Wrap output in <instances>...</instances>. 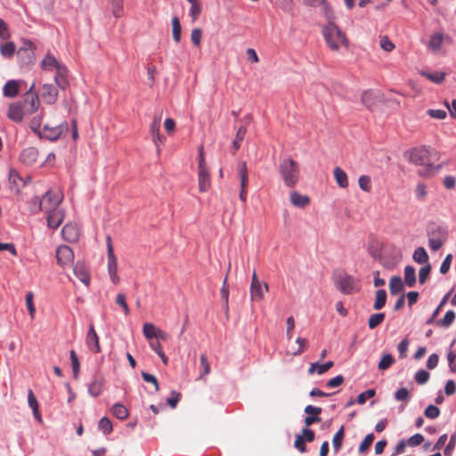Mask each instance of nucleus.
<instances>
[{"mask_svg":"<svg viewBox=\"0 0 456 456\" xmlns=\"http://www.w3.org/2000/svg\"><path fill=\"white\" fill-rule=\"evenodd\" d=\"M424 415L428 419H434L440 415V410L438 407L430 404L425 409Z\"/></svg>","mask_w":456,"mask_h":456,"instance_id":"nucleus-54","label":"nucleus"},{"mask_svg":"<svg viewBox=\"0 0 456 456\" xmlns=\"http://www.w3.org/2000/svg\"><path fill=\"white\" fill-rule=\"evenodd\" d=\"M412 258L418 264H428V255L423 247H419L414 250Z\"/></svg>","mask_w":456,"mask_h":456,"instance_id":"nucleus-28","label":"nucleus"},{"mask_svg":"<svg viewBox=\"0 0 456 456\" xmlns=\"http://www.w3.org/2000/svg\"><path fill=\"white\" fill-rule=\"evenodd\" d=\"M291 203L297 208H304L309 203V198L306 195H302L297 191L290 193Z\"/></svg>","mask_w":456,"mask_h":456,"instance_id":"nucleus-23","label":"nucleus"},{"mask_svg":"<svg viewBox=\"0 0 456 456\" xmlns=\"http://www.w3.org/2000/svg\"><path fill=\"white\" fill-rule=\"evenodd\" d=\"M98 428L101 429L105 435H109L112 432V423L107 417H102L98 423Z\"/></svg>","mask_w":456,"mask_h":456,"instance_id":"nucleus-45","label":"nucleus"},{"mask_svg":"<svg viewBox=\"0 0 456 456\" xmlns=\"http://www.w3.org/2000/svg\"><path fill=\"white\" fill-rule=\"evenodd\" d=\"M29 210L32 214L42 211V200L39 197H34L29 201Z\"/></svg>","mask_w":456,"mask_h":456,"instance_id":"nucleus-48","label":"nucleus"},{"mask_svg":"<svg viewBox=\"0 0 456 456\" xmlns=\"http://www.w3.org/2000/svg\"><path fill=\"white\" fill-rule=\"evenodd\" d=\"M336 286L344 294H352L359 289L354 278L346 273L341 274L337 278Z\"/></svg>","mask_w":456,"mask_h":456,"instance_id":"nucleus-7","label":"nucleus"},{"mask_svg":"<svg viewBox=\"0 0 456 456\" xmlns=\"http://www.w3.org/2000/svg\"><path fill=\"white\" fill-rule=\"evenodd\" d=\"M421 76L436 84L442 83L445 78V73L442 71L427 72L421 71Z\"/></svg>","mask_w":456,"mask_h":456,"instance_id":"nucleus-29","label":"nucleus"},{"mask_svg":"<svg viewBox=\"0 0 456 456\" xmlns=\"http://www.w3.org/2000/svg\"><path fill=\"white\" fill-rule=\"evenodd\" d=\"M30 181V177H22L19 172L15 169H10L9 171V183L10 189L16 193L20 192L22 188Z\"/></svg>","mask_w":456,"mask_h":456,"instance_id":"nucleus-9","label":"nucleus"},{"mask_svg":"<svg viewBox=\"0 0 456 456\" xmlns=\"http://www.w3.org/2000/svg\"><path fill=\"white\" fill-rule=\"evenodd\" d=\"M199 164H198V180H199V190L201 192L207 191L211 184L209 172L207 167L203 146H200L199 149Z\"/></svg>","mask_w":456,"mask_h":456,"instance_id":"nucleus-3","label":"nucleus"},{"mask_svg":"<svg viewBox=\"0 0 456 456\" xmlns=\"http://www.w3.org/2000/svg\"><path fill=\"white\" fill-rule=\"evenodd\" d=\"M360 188L364 191H370L371 189V180L369 175H361L358 180Z\"/></svg>","mask_w":456,"mask_h":456,"instance_id":"nucleus-51","label":"nucleus"},{"mask_svg":"<svg viewBox=\"0 0 456 456\" xmlns=\"http://www.w3.org/2000/svg\"><path fill=\"white\" fill-rule=\"evenodd\" d=\"M106 240H107L108 273H109L111 281L114 284H118L119 282V277L118 275V263H117V258L115 256L113 247L111 244L110 236H108Z\"/></svg>","mask_w":456,"mask_h":456,"instance_id":"nucleus-5","label":"nucleus"},{"mask_svg":"<svg viewBox=\"0 0 456 456\" xmlns=\"http://www.w3.org/2000/svg\"><path fill=\"white\" fill-rule=\"evenodd\" d=\"M58 90L56 86L51 84L42 86L41 97L46 104H53L58 99Z\"/></svg>","mask_w":456,"mask_h":456,"instance_id":"nucleus-12","label":"nucleus"},{"mask_svg":"<svg viewBox=\"0 0 456 456\" xmlns=\"http://www.w3.org/2000/svg\"><path fill=\"white\" fill-rule=\"evenodd\" d=\"M73 273L86 286L90 284V275L86 266L83 263H77L73 267Z\"/></svg>","mask_w":456,"mask_h":456,"instance_id":"nucleus-17","label":"nucleus"},{"mask_svg":"<svg viewBox=\"0 0 456 456\" xmlns=\"http://www.w3.org/2000/svg\"><path fill=\"white\" fill-rule=\"evenodd\" d=\"M431 272V265L429 264H427L426 265L422 266L419 272V281L420 284H424Z\"/></svg>","mask_w":456,"mask_h":456,"instance_id":"nucleus-49","label":"nucleus"},{"mask_svg":"<svg viewBox=\"0 0 456 456\" xmlns=\"http://www.w3.org/2000/svg\"><path fill=\"white\" fill-rule=\"evenodd\" d=\"M159 329L152 323H144L143 325V335L151 339L156 338Z\"/></svg>","mask_w":456,"mask_h":456,"instance_id":"nucleus-46","label":"nucleus"},{"mask_svg":"<svg viewBox=\"0 0 456 456\" xmlns=\"http://www.w3.org/2000/svg\"><path fill=\"white\" fill-rule=\"evenodd\" d=\"M395 362V358L390 354H385L379 362V369L380 370H387Z\"/></svg>","mask_w":456,"mask_h":456,"instance_id":"nucleus-44","label":"nucleus"},{"mask_svg":"<svg viewBox=\"0 0 456 456\" xmlns=\"http://www.w3.org/2000/svg\"><path fill=\"white\" fill-rule=\"evenodd\" d=\"M25 113H27V111L25 110L22 102H15L10 104L7 110V117L12 121L20 123L22 121Z\"/></svg>","mask_w":456,"mask_h":456,"instance_id":"nucleus-11","label":"nucleus"},{"mask_svg":"<svg viewBox=\"0 0 456 456\" xmlns=\"http://www.w3.org/2000/svg\"><path fill=\"white\" fill-rule=\"evenodd\" d=\"M112 2V12L116 18L122 15L123 1L122 0H111Z\"/></svg>","mask_w":456,"mask_h":456,"instance_id":"nucleus-59","label":"nucleus"},{"mask_svg":"<svg viewBox=\"0 0 456 456\" xmlns=\"http://www.w3.org/2000/svg\"><path fill=\"white\" fill-rule=\"evenodd\" d=\"M38 151L35 147H28L20 154V161L25 166H32L37 162Z\"/></svg>","mask_w":456,"mask_h":456,"instance_id":"nucleus-16","label":"nucleus"},{"mask_svg":"<svg viewBox=\"0 0 456 456\" xmlns=\"http://www.w3.org/2000/svg\"><path fill=\"white\" fill-rule=\"evenodd\" d=\"M380 47L386 52H391L395 48V45L387 36L380 37Z\"/></svg>","mask_w":456,"mask_h":456,"instance_id":"nucleus-64","label":"nucleus"},{"mask_svg":"<svg viewBox=\"0 0 456 456\" xmlns=\"http://www.w3.org/2000/svg\"><path fill=\"white\" fill-rule=\"evenodd\" d=\"M427 113L431 118H436V119H444L447 116V113L444 110L429 109V110H428Z\"/></svg>","mask_w":456,"mask_h":456,"instance_id":"nucleus-61","label":"nucleus"},{"mask_svg":"<svg viewBox=\"0 0 456 456\" xmlns=\"http://www.w3.org/2000/svg\"><path fill=\"white\" fill-rule=\"evenodd\" d=\"M456 445V432L451 435L450 441L447 444L445 449H444V455L445 456H451L452 452L455 448Z\"/></svg>","mask_w":456,"mask_h":456,"instance_id":"nucleus-63","label":"nucleus"},{"mask_svg":"<svg viewBox=\"0 0 456 456\" xmlns=\"http://www.w3.org/2000/svg\"><path fill=\"white\" fill-rule=\"evenodd\" d=\"M376 94L370 90L364 91L362 94V102L368 109H370L376 103Z\"/></svg>","mask_w":456,"mask_h":456,"instance_id":"nucleus-31","label":"nucleus"},{"mask_svg":"<svg viewBox=\"0 0 456 456\" xmlns=\"http://www.w3.org/2000/svg\"><path fill=\"white\" fill-rule=\"evenodd\" d=\"M452 261V255L448 254L445 256V258L444 259V261L442 262V265L440 266V273L442 274H445L448 273V271L450 270V267H451Z\"/></svg>","mask_w":456,"mask_h":456,"instance_id":"nucleus-62","label":"nucleus"},{"mask_svg":"<svg viewBox=\"0 0 456 456\" xmlns=\"http://www.w3.org/2000/svg\"><path fill=\"white\" fill-rule=\"evenodd\" d=\"M62 238L70 243L77 241L79 228L75 224H66L61 230Z\"/></svg>","mask_w":456,"mask_h":456,"instance_id":"nucleus-14","label":"nucleus"},{"mask_svg":"<svg viewBox=\"0 0 456 456\" xmlns=\"http://www.w3.org/2000/svg\"><path fill=\"white\" fill-rule=\"evenodd\" d=\"M69 357L71 362L73 378L75 379H77L80 372V363L78 357L77 356L76 352L74 350H71L69 352Z\"/></svg>","mask_w":456,"mask_h":456,"instance_id":"nucleus-34","label":"nucleus"},{"mask_svg":"<svg viewBox=\"0 0 456 456\" xmlns=\"http://www.w3.org/2000/svg\"><path fill=\"white\" fill-rule=\"evenodd\" d=\"M46 215L47 225L52 229L58 228L64 220V211L61 208L50 211Z\"/></svg>","mask_w":456,"mask_h":456,"instance_id":"nucleus-13","label":"nucleus"},{"mask_svg":"<svg viewBox=\"0 0 456 456\" xmlns=\"http://www.w3.org/2000/svg\"><path fill=\"white\" fill-rule=\"evenodd\" d=\"M385 319L384 313L371 314L368 321L369 328L373 330L378 327Z\"/></svg>","mask_w":456,"mask_h":456,"instance_id":"nucleus-43","label":"nucleus"},{"mask_svg":"<svg viewBox=\"0 0 456 456\" xmlns=\"http://www.w3.org/2000/svg\"><path fill=\"white\" fill-rule=\"evenodd\" d=\"M67 129H68L67 123L60 124V125L53 126V127L49 126L48 125H45L41 133L38 134V136L41 138H45L50 141H55Z\"/></svg>","mask_w":456,"mask_h":456,"instance_id":"nucleus-8","label":"nucleus"},{"mask_svg":"<svg viewBox=\"0 0 456 456\" xmlns=\"http://www.w3.org/2000/svg\"><path fill=\"white\" fill-rule=\"evenodd\" d=\"M430 149L426 146L415 147L405 153L407 159L415 165H425L428 159Z\"/></svg>","mask_w":456,"mask_h":456,"instance_id":"nucleus-6","label":"nucleus"},{"mask_svg":"<svg viewBox=\"0 0 456 456\" xmlns=\"http://www.w3.org/2000/svg\"><path fill=\"white\" fill-rule=\"evenodd\" d=\"M319 5H321L322 7V12L325 19L327 20V22H335V13L331 6L328 4V2L326 0H319Z\"/></svg>","mask_w":456,"mask_h":456,"instance_id":"nucleus-22","label":"nucleus"},{"mask_svg":"<svg viewBox=\"0 0 456 456\" xmlns=\"http://www.w3.org/2000/svg\"><path fill=\"white\" fill-rule=\"evenodd\" d=\"M429 376L430 375L428 371L425 370H419L415 373L414 379L418 384L423 385L428 382Z\"/></svg>","mask_w":456,"mask_h":456,"instance_id":"nucleus-55","label":"nucleus"},{"mask_svg":"<svg viewBox=\"0 0 456 456\" xmlns=\"http://www.w3.org/2000/svg\"><path fill=\"white\" fill-rule=\"evenodd\" d=\"M450 296V293H447L444 297L443 299L441 300L440 304L438 305V306L436 308V310L433 312V314H431V316L427 320L426 323L428 325H431V324H434L436 323V318L437 317V315L439 314L440 313V310L441 308L444 306V305L446 303L448 297Z\"/></svg>","mask_w":456,"mask_h":456,"instance_id":"nucleus-42","label":"nucleus"},{"mask_svg":"<svg viewBox=\"0 0 456 456\" xmlns=\"http://www.w3.org/2000/svg\"><path fill=\"white\" fill-rule=\"evenodd\" d=\"M56 258L60 265L65 266L71 264L74 260V253L70 247L63 245L56 249Z\"/></svg>","mask_w":456,"mask_h":456,"instance_id":"nucleus-10","label":"nucleus"},{"mask_svg":"<svg viewBox=\"0 0 456 456\" xmlns=\"http://www.w3.org/2000/svg\"><path fill=\"white\" fill-rule=\"evenodd\" d=\"M344 438V427L342 426L337 433L334 435L332 439V444L335 452H338L342 446V442Z\"/></svg>","mask_w":456,"mask_h":456,"instance_id":"nucleus-41","label":"nucleus"},{"mask_svg":"<svg viewBox=\"0 0 456 456\" xmlns=\"http://www.w3.org/2000/svg\"><path fill=\"white\" fill-rule=\"evenodd\" d=\"M62 195L58 191L49 190L41 198L42 211L45 214L60 208L62 201Z\"/></svg>","mask_w":456,"mask_h":456,"instance_id":"nucleus-4","label":"nucleus"},{"mask_svg":"<svg viewBox=\"0 0 456 456\" xmlns=\"http://www.w3.org/2000/svg\"><path fill=\"white\" fill-rule=\"evenodd\" d=\"M33 298H34L33 292L29 291L26 294V297H25L26 305H27V308L28 310L30 318L32 320L35 318V314H36V308L33 304Z\"/></svg>","mask_w":456,"mask_h":456,"instance_id":"nucleus-47","label":"nucleus"},{"mask_svg":"<svg viewBox=\"0 0 456 456\" xmlns=\"http://www.w3.org/2000/svg\"><path fill=\"white\" fill-rule=\"evenodd\" d=\"M374 395H375V391L373 389H368V390L361 393L357 396L356 402L359 404H363L367 401V399L371 398L372 396H374Z\"/></svg>","mask_w":456,"mask_h":456,"instance_id":"nucleus-60","label":"nucleus"},{"mask_svg":"<svg viewBox=\"0 0 456 456\" xmlns=\"http://www.w3.org/2000/svg\"><path fill=\"white\" fill-rule=\"evenodd\" d=\"M102 383L98 379H94L88 386V393L93 397H97L102 393Z\"/></svg>","mask_w":456,"mask_h":456,"instance_id":"nucleus-37","label":"nucleus"},{"mask_svg":"<svg viewBox=\"0 0 456 456\" xmlns=\"http://www.w3.org/2000/svg\"><path fill=\"white\" fill-rule=\"evenodd\" d=\"M16 50V46L12 42L0 43V53L4 58L12 57Z\"/></svg>","mask_w":456,"mask_h":456,"instance_id":"nucleus-30","label":"nucleus"},{"mask_svg":"<svg viewBox=\"0 0 456 456\" xmlns=\"http://www.w3.org/2000/svg\"><path fill=\"white\" fill-rule=\"evenodd\" d=\"M116 304L122 307L123 312L126 315L129 314L130 309L126 303V296L122 293L117 295Z\"/></svg>","mask_w":456,"mask_h":456,"instance_id":"nucleus-53","label":"nucleus"},{"mask_svg":"<svg viewBox=\"0 0 456 456\" xmlns=\"http://www.w3.org/2000/svg\"><path fill=\"white\" fill-rule=\"evenodd\" d=\"M456 314L454 311L449 310L445 313L443 319L436 322V324L440 327L449 328L455 321Z\"/></svg>","mask_w":456,"mask_h":456,"instance_id":"nucleus-27","label":"nucleus"},{"mask_svg":"<svg viewBox=\"0 0 456 456\" xmlns=\"http://www.w3.org/2000/svg\"><path fill=\"white\" fill-rule=\"evenodd\" d=\"M43 117L41 115L34 117L30 122H29V127L30 129L35 132L37 134H39L41 133V123H42Z\"/></svg>","mask_w":456,"mask_h":456,"instance_id":"nucleus-52","label":"nucleus"},{"mask_svg":"<svg viewBox=\"0 0 456 456\" xmlns=\"http://www.w3.org/2000/svg\"><path fill=\"white\" fill-rule=\"evenodd\" d=\"M20 91L19 82L16 80H9L3 88V94L5 97L13 98L18 95Z\"/></svg>","mask_w":456,"mask_h":456,"instance_id":"nucleus-20","label":"nucleus"},{"mask_svg":"<svg viewBox=\"0 0 456 456\" xmlns=\"http://www.w3.org/2000/svg\"><path fill=\"white\" fill-rule=\"evenodd\" d=\"M111 411L116 418L121 420L126 419L128 417V410L121 403H115Z\"/></svg>","mask_w":456,"mask_h":456,"instance_id":"nucleus-33","label":"nucleus"},{"mask_svg":"<svg viewBox=\"0 0 456 456\" xmlns=\"http://www.w3.org/2000/svg\"><path fill=\"white\" fill-rule=\"evenodd\" d=\"M25 110L28 114H32L37 111L39 108L40 102L38 95L25 96L21 101Z\"/></svg>","mask_w":456,"mask_h":456,"instance_id":"nucleus-19","label":"nucleus"},{"mask_svg":"<svg viewBox=\"0 0 456 456\" xmlns=\"http://www.w3.org/2000/svg\"><path fill=\"white\" fill-rule=\"evenodd\" d=\"M444 243V239L441 238H429L428 246L433 251H436L442 248Z\"/></svg>","mask_w":456,"mask_h":456,"instance_id":"nucleus-57","label":"nucleus"},{"mask_svg":"<svg viewBox=\"0 0 456 456\" xmlns=\"http://www.w3.org/2000/svg\"><path fill=\"white\" fill-rule=\"evenodd\" d=\"M246 133H247L246 126H242L239 127V129H238V131L236 133L235 139H234V141L232 142V147H233L234 151H238L240 149V143L243 141ZM235 152H233V154Z\"/></svg>","mask_w":456,"mask_h":456,"instance_id":"nucleus-39","label":"nucleus"},{"mask_svg":"<svg viewBox=\"0 0 456 456\" xmlns=\"http://www.w3.org/2000/svg\"><path fill=\"white\" fill-rule=\"evenodd\" d=\"M86 344L88 349L93 353H99L101 351L99 338L93 324L90 325L87 331Z\"/></svg>","mask_w":456,"mask_h":456,"instance_id":"nucleus-15","label":"nucleus"},{"mask_svg":"<svg viewBox=\"0 0 456 456\" xmlns=\"http://www.w3.org/2000/svg\"><path fill=\"white\" fill-rule=\"evenodd\" d=\"M181 32L182 28L177 16L173 17L172 19V33L174 40L178 43L181 40Z\"/></svg>","mask_w":456,"mask_h":456,"instance_id":"nucleus-38","label":"nucleus"},{"mask_svg":"<svg viewBox=\"0 0 456 456\" xmlns=\"http://www.w3.org/2000/svg\"><path fill=\"white\" fill-rule=\"evenodd\" d=\"M396 401L408 402L410 398L409 391L406 387H401L395 393Z\"/></svg>","mask_w":456,"mask_h":456,"instance_id":"nucleus-56","label":"nucleus"},{"mask_svg":"<svg viewBox=\"0 0 456 456\" xmlns=\"http://www.w3.org/2000/svg\"><path fill=\"white\" fill-rule=\"evenodd\" d=\"M161 123V111L155 113L154 118L150 126V133L151 135H158L159 134Z\"/></svg>","mask_w":456,"mask_h":456,"instance_id":"nucleus-40","label":"nucleus"},{"mask_svg":"<svg viewBox=\"0 0 456 456\" xmlns=\"http://www.w3.org/2000/svg\"><path fill=\"white\" fill-rule=\"evenodd\" d=\"M200 366L202 368V371L200 378L202 379L205 375H208L210 372V365L205 354L200 355Z\"/></svg>","mask_w":456,"mask_h":456,"instance_id":"nucleus-58","label":"nucleus"},{"mask_svg":"<svg viewBox=\"0 0 456 456\" xmlns=\"http://www.w3.org/2000/svg\"><path fill=\"white\" fill-rule=\"evenodd\" d=\"M444 41L443 34L436 33L431 36L429 40V47L432 51L436 52L440 50Z\"/></svg>","mask_w":456,"mask_h":456,"instance_id":"nucleus-35","label":"nucleus"},{"mask_svg":"<svg viewBox=\"0 0 456 456\" xmlns=\"http://www.w3.org/2000/svg\"><path fill=\"white\" fill-rule=\"evenodd\" d=\"M404 289V284L400 276H392L389 281L390 294L395 296Z\"/></svg>","mask_w":456,"mask_h":456,"instance_id":"nucleus-21","label":"nucleus"},{"mask_svg":"<svg viewBox=\"0 0 456 456\" xmlns=\"http://www.w3.org/2000/svg\"><path fill=\"white\" fill-rule=\"evenodd\" d=\"M322 33L326 45L332 51H338L342 46L347 48L349 45L346 33L335 22H327Z\"/></svg>","mask_w":456,"mask_h":456,"instance_id":"nucleus-1","label":"nucleus"},{"mask_svg":"<svg viewBox=\"0 0 456 456\" xmlns=\"http://www.w3.org/2000/svg\"><path fill=\"white\" fill-rule=\"evenodd\" d=\"M334 177L340 188H346L348 186V179L346 173L340 167L334 169Z\"/></svg>","mask_w":456,"mask_h":456,"instance_id":"nucleus-26","label":"nucleus"},{"mask_svg":"<svg viewBox=\"0 0 456 456\" xmlns=\"http://www.w3.org/2000/svg\"><path fill=\"white\" fill-rule=\"evenodd\" d=\"M269 287L265 282H261L259 284L250 286V296L251 300L261 301L264 299L265 294L268 292Z\"/></svg>","mask_w":456,"mask_h":456,"instance_id":"nucleus-18","label":"nucleus"},{"mask_svg":"<svg viewBox=\"0 0 456 456\" xmlns=\"http://www.w3.org/2000/svg\"><path fill=\"white\" fill-rule=\"evenodd\" d=\"M374 441V435L372 433L368 434L359 446V452L362 453L366 452Z\"/></svg>","mask_w":456,"mask_h":456,"instance_id":"nucleus-50","label":"nucleus"},{"mask_svg":"<svg viewBox=\"0 0 456 456\" xmlns=\"http://www.w3.org/2000/svg\"><path fill=\"white\" fill-rule=\"evenodd\" d=\"M281 178L286 186L294 187L299 179L298 164L292 159H284L279 167Z\"/></svg>","mask_w":456,"mask_h":456,"instance_id":"nucleus-2","label":"nucleus"},{"mask_svg":"<svg viewBox=\"0 0 456 456\" xmlns=\"http://www.w3.org/2000/svg\"><path fill=\"white\" fill-rule=\"evenodd\" d=\"M387 302V292L385 289H379L376 292V299L373 305L375 310L382 309Z\"/></svg>","mask_w":456,"mask_h":456,"instance_id":"nucleus-32","label":"nucleus"},{"mask_svg":"<svg viewBox=\"0 0 456 456\" xmlns=\"http://www.w3.org/2000/svg\"><path fill=\"white\" fill-rule=\"evenodd\" d=\"M191 4L190 16L195 21L201 12V4L200 0H187Z\"/></svg>","mask_w":456,"mask_h":456,"instance_id":"nucleus-36","label":"nucleus"},{"mask_svg":"<svg viewBox=\"0 0 456 456\" xmlns=\"http://www.w3.org/2000/svg\"><path fill=\"white\" fill-rule=\"evenodd\" d=\"M416 283L415 268L412 265H406L404 268V284L411 288Z\"/></svg>","mask_w":456,"mask_h":456,"instance_id":"nucleus-25","label":"nucleus"},{"mask_svg":"<svg viewBox=\"0 0 456 456\" xmlns=\"http://www.w3.org/2000/svg\"><path fill=\"white\" fill-rule=\"evenodd\" d=\"M60 61L52 54L47 53L41 61V68L45 70H51L60 65Z\"/></svg>","mask_w":456,"mask_h":456,"instance_id":"nucleus-24","label":"nucleus"}]
</instances>
